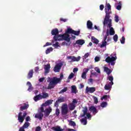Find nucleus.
Instances as JSON below:
<instances>
[{
    "mask_svg": "<svg viewBox=\"0 0 131 131\" xmlns=\"http://www.w3.org/2000/svg\"><path fill=\"white\" fill-rule=\"evenodd\" d=\"M51 34L54 35V36H56L57 34H59V30L57 28L53 29L51 31Z\"/></svg>",
    "mask_w": 131,
    "mask_h": 131,
    "instance_id": "obj_20",
    "label": "nucleus"
},
{
    "mask_svg": "<svg viewBox=\"0 0 131 131\" xmlns=\"http://www.w3.org/2000/svg\"><path fill=\"white\" fill-rule=\"evenodd\" d=\"M46 107V106L41 105L40 108V111H41V112H42V113H44V116H45V117H48V116H49V115H50V113L52 112V107H49V108H46L45 110Z\"/></svg>",
    "mask_w": 131,
    "mask_h": 131,
    "instance_id": "obj_4",
    "label": "nucleus"
},
{
    "mask_svg": "<svg viewBox=\"0 0 131 131\" xmlns=\"http://www.w3.org/2000/svg\"><path fill=\"white\" fill-rule=\"evenodd\" d=\"M26 116H27V113L26 112L24 113L19 112L18 116V122L20 123H23V121H24V119H25V117H26Z\"/></svg>",
    "mask_w": 131,
    "mask_h": 131,
    "instance_id": "obj_6",
    "label": "nucleus"
},
{
    "mask_svg": "<svg viewBox=\"0 0 131 131\" xmlns=\"http://www.w3.org/2000/svg\"><path fill=\"white\" fill-rule=\"evenodd\" d=\"M30 120H31V119L30 118V117L27 116L26 118V122H28V121H30Z\"/></svg>",
    "mask_w": 131,
    "mask_h": 131,
    "instance_id": "obj_53",
    "label": "nucleus"
},
{
    "mask_svg": "<svg viewBox=\"0 0 131 131\" xmlns=\"http://www.w3.org/2000/svg\"><path fill=\"white\" fill-rule=\"evenodd\" d=\"M112 85H113V84L110 83H109L108 84H105V85L104 86V90H105L106 91L111 90V88H112Z\"/></svg>",
    "mask_w": 131,
    "mask_h": 131,
    "instance_id": "obj_23",
    "label": "nucleus"
},
{
    "mask_svg": "<svg viewBox=\"0 0 131 131\" xmlns=\"http://www.w3.org/2000/svg\"><path fill=\"white\" fill-rule=\"evenodd\" d=\"M50 69H51V65L50 64L45 65L44 67L45 73H46V74H47V73H49L50 72Z\"/></svg>",
    "mask_w": 131,
    "mask_h": 131,
    "instance_id": "obj_19",
    "label": "nucleus"
},
{
    "mask_svg": "<svg viewBox=\"0 0 131 131\" xmlns=\"http://www.w3.org/2000/svg\"><path fill=\"white\" fill-rule=\"evenodd\" d=\"M39 70V67H37L35 68V72H37Z\"/></svg>",
    "mask_w": 131,
    "mask_h": 131,
    "instance_id": "obj_63",
    "label": "nucleus"
},
{
    "mask_svg": "<svg viewBox=\"0 0 131 131\" xmlns=\"http://www.w3.org/2000/svg\"><path fill=\"white\" fill-rule=\"evenodd\" d=\"M84 88V85L82 83L80 84V86L79 87V90H81V89H83Z\"/></svg>",
    "mask_w": 131,
    "mask_h": 131,
    "instance_id": "obj_57",
    "label": "nucleus"
},
{
    "mask_svg": "<svg viewBox=\"0 0 131 131\" xmlns=\"http://www.w3.org/2000/svg\"><path fill=\"white\" fill-rule=\"evenodd\" d=\"M94 69L96 71V72H97V73H101V71L100 70V69L98 67H95Z\"/></svg>",
    "mask_w": 131,
    "mask_h": 131,
    "instance_id": "obj_49",
    "label": "nucleus"
},
{
    "mask_svg": "<svg viewBox=\"0 0 131 131\" xmlns=\"http://www.w3.org/2000/svg\"><path fill=\"white\" fill-rule=\"evenodd\" d=\"M80 122L83 125H86V123H88V121L86 120V117L85 118H83L80 120Z\"/></svg>",
    "mask_w": 131,
    "mask_h": 131,
    "instance_id": "obj_31",
    "label": "nucleus"
},
{
    "mask_svg": "<svg viewBox=\"0 0 131 131\" xmlns=\"http://www.w3.org/2000/svg\"><path fill=\"white\" fill-rule=\"evenodd\" d=\"M42 95L41 97L42 99H47V98H49V94L46 92H42Z\"/></svg>",
    "mask_w": 131,
    "mask_h": 131,
    "instance_id": "obj_30",
    "label": "nucleus"
},
{
    "mask_svg": "<svg viewBox=\"0 0 131 131\" xmlns=\"http://www.w3.org/2000/svg\"><path fill=\"white\" fill-rule=\"evenodd\" d=\"M93 98L94 99V104H98V103H99L98 98H97L96 96H93Z\"/></svg>",
    "mask_w": 131,
    "mask_h": 131,
    "instance_id": "obj_39",
    "label": "nucleus"
},
{
    "mask_svg": "<svg viewBox=\"0 0 131 131\" xmlns=\"http://www.w3.org/2000/svg\"><path fill=\"white\" fill-rule=\"evenodd\" d=\"M89 110L91 112H92L94 115H96V113H98V110H97V108L95 107V106L92 105L90 107H89Z\"/></svg>",
    "mask_w": 131,
    "mask_h": 131,
    "instance_id": "obj_16",
    "label": "nucleus"
},
{
    "mask_svg": "<svg viewBox=\"0 0 131 131\" xmlns=\"http://www.w3.org/2000/svg\"><path fill=\"white\" fill-rule=\"evenodd\" d=\"M74 77V74L73 73H71V74L69 76L68 79H72V78Z\"/></svg>",
    "mask_w": 131,
    "mask_h": 131,
    "instance_id": "obj_48",
    "label": "nucleus"
},
{
    "mask_svg": "<svg viewBox=\"0 0 131 131\" xmlns=\"http://www.w3.org/2000/svg\"><path fill=\"white\" fill-rule=\"evenodd\" d=\"M33 76V70H31L30 71H29L28 74V78L29 79H30V78H32Z\"/></svg>",
    "mask_w": 131,
    "mask_h": 131,
    "instance_id": "obj_26",
    "label": "nucleus"
},
{
    "mask_svg": "<svg viewBox=\"0 0 131 131\" xmlns=\"http://www.w3.org/2000/svg\"><path fill=\"white\" fill-rule=\"evenodd\" d=\"M84 40L79 39L76 41V42L74 44V47H76V45H79L80 46H82L84 43Z\"/></svg>",
    "mask_w": 131,
    "mask_h": 131,
    "instance_id": "obj_18",
    "label": "nucleus"
},
{
    "mask_svg": "<svg viewBox=\"0 0 131 131\" xmlns=\"http://www.w3.org/2000/svg\"><path fill=\"white\" fill-rule=\"evenodd\" d=\"M41 99H42V98L41 97V95L40 94H38V95H36L34 97V100L35 102H37V101H39V100Z\"/></svg>",
    "mask_w": 131,
    "mask_h": 131,
    "instance_id": "obj_22",
    "label": "nucleus"
},
{
    "mask_svg": "<svg viewBox=\"0 0 131 131\" xmlns=\"http://www.w3.org/2000/svg\"><path fill=\"white\" fill-rule=\"evenodd\" d=\"M91 38L92 41L93 43H95V45H98V43H99V40L96 38V37L92 36Z\"/></svg>",
    "mask_w": 131,
    "mask_h": 131,
    "instance_id": "obj_28",
    "label": "nucleus"
},
{
    "mask_svg": "<svg viewBox=\"0 0 131 131\" xmlns=\"http://www.w3.org/2000/svg\"><path fill=\"white\" fill-rule=\"evenodd\" d=\"M72 93L76 94V86L75 85L72 86Z\"/></svg>",
    "mask_w": 131,
    "mask_h": 131,
    "instance_id": "obj_36",
    "label": "nucleus"
},
{
    "mask_svg": "<svg viewBox=\"0 0 131 131\" xmlns=\"http://www.w3.org/2000/svg\"><path fill=\"white\" fill-rule=\"evenodd\" d=\"M88 107L85 106L83 107V110H82L83 114H81L80 115V117H84L85 115L88 119L92 118V115L90 113H88Z\"/></svg>",
    "mask_w": 131,
    "mask_h": 131,
    "instance_id": "obj_7",
    "label": "nucleus"
},
{
    "mask_svg": "<svg viewBox=\"0 0 131 131\" xmlns=\"http://www.w3.org/2000/svg\"><path fill=\"white\" fill-rule=\"evenodd\" d=\"M60 21H62V22H67V19H66V18H61L60 19Z\"/></svg>",
    "mask_w": 131,
    "mask_h": 131,
    "instance_id": "obj_58",
    "label": "nucleus"
},
{
    "mask_svg": "<svg viewBox=\"0 0 131 131\" xmlns=\"http://www.w3.org/2000/svg\"><path fill=\"white\" fill-rule=\"evenodd\" d=\"M28 108H29V104L23 103V105L20 107L19 109L20 111H23V110H27Z\"/></svg>",
    "mask_w": 131,
    "mask_h": 131,
    "instance_id": "obj_17",
    "label": "nucleus"
},
{
    "mask_svg": "<svg viewBox=\"0 0 131 131\" xmlns=\"http://www.w3.org/2000/svg\"><path fill=\"white\" fill-rule=\"evenodd\" d=\"M105 16L103 21V25L105 26L108 24L107 27L112 26V20L110 19V14H112L111 11V5L109 3H106L105 6Z\"/></svg>",
    "mask_w": 131,
    "mask_h": 131,
    "instance_id": "obj_1",
    "label": "nucleus"
},
{
    "mask_svg": "<svg viewBox=\"0 0 131 131\" xmlns=\"http://www.w3.org/2000/svg\"><path fill=\"white\" fill-rule=\"evenodd\" d=\"M81 77L83 79H86V72H83L81 75Z\"/></svg>",
    "mask_w": 131,
    "mask_h": 131,
    "instance_id": "obj_40",
    "label": "nucleus"
},
{
    "mask_svg": "<svg viewBox=\"0 0 131 131\" xmlns=\"http://www.w3.org/2000/svg\"><path fill=\"white\" fill-rule=\"evenodd\" d=\"M61 68H62L61 63H58L57 64H56L54 68V72H60V70H61Z\"/></svg>",
    "mask_w": 131,
    "mask_h": 131,
    "instance_id": "obj_14",
    "label": "nucleus"
},
{
    "mask_svg": "<svg viewBox=\"0 0 131 131\" xmlns=\"http://www.w3.org/2000/svg\"><path fill=\"white\" fill-rule=\"evenodd\" d=\"M67 59L68 60H71L70 61H69V62L70 63H71L72 62H78L79 61H80V59H81V57L80 56L76 57L75 56H69L67 57Z\"/></svg>",
    "mask_w": 131,
    "mask_h": 131,
    "instance_id": "obj_10",
    "label": "nucleus"
},
{
    "mask_svg": "<svg viewBox=\"0 0 131 131\" xmlns=\"http://www.w3.org/2000/svg\"><path fill=\"white\" fill-rule=\"evenodd\" d=\"M113 39L114 41L116 42V41L118 40V35H117V34H115L113 37Z\"/></svg>",
    "mask_w": 131,
    "mask_h": 131,
    "instance_id": "obj_44",
    "label": "nucleus"
},
{
    "mask_svg": "<svg viewBox=\"0 0 131 131\" xmlns=\"http://www.w3.org/2000/svg\"><path fill=\"white\" fill-rule=\"evenodd\" d=\"M94 92H96V88H89L88 86L86 88V93H90V94H93V93H94Z\"/></svg>",
    "mask_w": 131,
    "mask_h": 131,
    "instance_id": "obj_15",
    "label": "nucleus"
},
{
    "mask_svg": "<svg viewBox=\"0 0 131 131\" xmlns=\"http://www.w3.org/2000/svg\"><path fill=\"white\" fill-rule=\"evenodd\" d=\"M108 98V95H104L102 97H101V100H105Z\"/></svg>",
    "mask_w": 131,
    "mask_h": 131,
    "instance_id": "obj_56",
    "label": "nucleus"
},
{
    "mask_svg": "<svg viewBox=\"0 0 131 131\" xmlns=\"http://www.w3.org/2000/svg\"><path fill=\"white\" fill-rule=\"evenodd\" d=\"M115 21L116 23H118L119 21V16H118V15L115 16Z\"/></svg>",
    "mask_w": 131,
    "mask_h": 131,
    "instance_id": "obj_45",
    "label": "nucleus"
},
{
    "mask_svg": "<svg viewBox=\"0 0 131 131\" xmlns=\"http://www.w3.org/2000/svg\"><path fill=\"white\" fill-rule=\"evenodd\" d=\"M72 103L77 104V100L76 99H73Z\"/></svg>",
    "mask_w": 131,
    "mask_h": 131,
    "instance_id": "obj_62",
    "label": "nucleus"
},
{
    "mask_svg": "<svg viewBox=\"0 0 131 131\" xmlns=\"http://www.w3.org/2000/svg\"><path fill=\"white\" fill-rule=\"evenodd\" d=\"M55 114L57 117L58 116H59V115H60V110H59L58 107H57V108L56 109Z\"/></svg>",
    "mask_w": 131,
    "mask_h": 131,
    "instance_id": "obj_41",
    "label": "nucleus"
},
{
    "mask_svg": "<svg viewBox=\"0 0 131 131\" xmlns=\"http://www.w3.org/2000/svg\"><path fill=\"white\" fill-rule=\"evenodd\" d=\"M53 102V100H48L45 103L42 104L41 106L47 107L48 105H51V104H52Z\"/></svg>",
    "mask_w": 131,
    "mask_h": 131,
    "instance_id": "obj_21",
    "label": "nucleus"
},
{
    "mask_svg": "<svg viewBox=\"0 0 131 131\" xmlns=\"http://www.w3.org/2000/svg\"><path fill=\"white\" fill-rule=\"evenodd\" d=\"M53 39L54 41H57V40H66L67 42H70V35L67 34V31L63 34H59L56 36H54Z\"/></svg>",
    "mask_w": 131,
    "mask_h": 131,
    "instance_id": "obj_2",
    "label": "nucleus"
},
{
    "mask_svg": "<svg viewBox=\"0 0 131 131\" xmlns=\"http://www.w3.org/2000/svg\"><path fill=\"white\" fill-rule=\"evenodd\" d=\"M53 48L50 47L49 48H48L46 50V54L47 55H48V54H50L51 53V52H53Z\"/></svg>",
    "mask_w": 131,
    "mask_h": 131,
    "instance_id": "obj_33",
    "label": "nucleus"
},
{
    "mask_svg": "<svg viewBox=\"0 0 131 131\" xmlns=\"http://www.w3.org/2000/svg\"><path fill=\"white\" fill-rule=\"evenodd\" d=\"M108 80H110L111 82H110V83H111V84H113V76H109L108 77Z\"/></svg>",
    "mask_w": 131,
    "mask_h": 131,
    "instance_id": "obj_42",
    "label": "nucleus"
},
{
    "mask_svg": "<svg viewBox=\"0 0 131 131\" xmlns=\"http://www.w3.org/2000/svg\"><path fill=\"white\" fill-rule=\"evenodd\" d=\"M68 91V88L67 87H65L64 89L61 90L58 94H63V93H66Z\"/></svg>",
    "mask_w": 131,
    "mask_h": 131,
    "instance_id": "obj_34",
    "label": "nucleus"
},
{
    "mask_svg": "<svg viewBox=\"0 0 131 131\" xmlns=\"http://www.w3.org/2000/svg\"><path fill=\"white\" fill-rule=\"evenodd\" d=\"M104 36H106V37H108V36H109V30H106L105 35Z\"/></svg>",
    "mask_w": 131,
    "mask_h": 131,
    "instance_id": "obj_59",
    "label": "nucleus"
},
{
    "mask_svg": "<svg viewBox=\"0 0 131 131\" xmlns=\"http://www.w3.org/2000/svg\"><path fill=\"white\" fill-rule=\"evenodd\" d=\"M30 125V123L28 122H26L23 126L20 127L18 130V131H25V128H28L29 126Z\"/></svg>",
    "mask_w": 131,
    "mask_h": 131,
    "instance_id": "obj_12",
    "label": "nucleus"
},
{
    "mask_svg": "<svg viewBox=\"0 0 131 131\" xmlns=\"http://www.w3.org/2000/svg\"><path fill=\"white\" fill-rule=\"evenodd\" d=\"M49 46H52V43L47 42L46 43L43 45V48H46V47H48Z\"/></svg>",
    "mask_w": 131,
    "mask_h": 131,
    "instance_id": "obj_50",
    "label": "nucleus"
},
{
    "mask_svg": "<svg viewBox=\"0 0 131 131\" xmlns=\"http://www.w3.org/2000/svg\"><path fill=\"white\" fill-rule=\"evenodd\" d=\"M68 105L66 103H64L61 106V114L62 115H67L68 114Z\"/></svg>",
    "mask_w": 131,
    "mask_h": 131,
    "instance_id": "obj_8",
    "label": "nucleus"
},
{
    "mask_svg": "<svg viewBox=\"0 0 131 131\" xmlns=\"http://www.w3.org/2000/svg\"><path fill=\"white\" fill-rule=\"evenodd\" d=\"M87 27L89 29H92L93 28V23L91 20L87 21Z\"/></svg>",
    "mask_w": 131,
    "mask_h": 131,
    "instance_id": "obj_27",
    "label": "nucleus"
},
{
    "mask_svg": "<svg viewBox=\"0 0 131 131\" xmlns=\"http://www.w3.org/2000/svg\"><path fill=\"white\" fill-rule=\"evenodd\" d=\"M50 80H48L47 81L49 82L48 86L47 87L48 90H52V89H54L59 82H61V78H57L56 77H54L52 78H49Z\"/></svg>",
    "mask_w": 131,
    "mask_h": 131,
    "instance_id": "obj_3",
    "label": "nucleus"
},
{
    "mask_svg": "<svg viewBox=\"0 0 131 131\" xmlns=\"http://www.w3.org/2000/svg\"><path fill=\"white\" fill-rule=\"evenodd\" d=\"M103 9H104V5H101L100 6V10H101V11H103Z\"/></svg>",
    "mask_w": 131,
    "mask_h": 131,
    "instance_id": "obj_61",
    "label": "nucleus"
},
{
    "mask_svg": "<svg viewBox=\"0 0 131 131\" xmlns=\"http://www.w3.org/2000/svg\"><path fill=\"white\" fill-rule=\"evenodd\" d=\"M68 131H76V130L74 129L69 128Z\"/></svg>",
    "mask_w": 131,
    "mask_h": 131,
    "instance_id": "obj_64",
    "label": "nucleus"
},
{
    "mask_svg": "<svg viewBox=\"0 0 131 131\" xmlns=\"http://www.w3.org/2000/svg\"><path fill=\"white\" fill-rule=\"evenodd\" d=\"M53 47H54L55 49H57V48H59V42H56L55 43L53 44Z\"/></svg>",
    "mask_w": 131,
    "mask_h": 131,
    "instance_id": "obj_46",
    "label": "nucleus"
},
{
    "mask_svg": "<svg viewBox=\"0 0 131 131\" xmlns=\"http://www.w3.org/2000/svg\"><path fill=\"white\" fill-rule=\"evenodd\" d=\"M67 34H74V35H76L77 36H78L79 34H80V31H74L71 28H68L67 30Z\"/></svg>",
    "mask_w": 131,
    "mask_h": 131,
    "instance_id": "obj_9",
    "label": "nucleus"
},
{
    "mask_svg": "<svg viewBox=\"0 0 131 131\" xmlns=\"http://www.w3.org/2000/svg\"><path fill=\"white\" fill-rule=\"evenodd\" d=\"M104 71L107 73V75H110V74L112 72V71L107 67H104Z\"/></svg>",
    "mask_w": 131,
    "mask_h": 131,
    "instance_id": "obj_29",
    "label": "nucleus"
},
{
    "mask_svg": "<svg viewBox=\"0 0 131 131\" xmlns=\"http://www.w3.org/2000/svg\"><path fill=\"white\" fill-rule=\"evenodd\" d=\"M120 42L121 43H122V45H123L124 43H125V38L124 37V36H122L121 39L120 40Z\"/></svg>",
    "mask_w": 131,
    "mask_h": 131,
    "instance_id": "obj_43",
    "label": "nucleus"
},
{
    "mask_svg": "<svg viewBox=\"0 0 131 131\" xmlns=\"http://www.w3.org/2000/svg\"><path fill=\"white\" fill-rule=\"evenodd\" d=\"M69 124L70 125H71V126H73V127H75V126H76V123H75V122L73 121H70Z\"/></svg>",
    "mask_w": 131,
    "mask_h": 131,
    "instance_id": "obj_35",
    "label": "nucleus"
},
{
    "mask_svg": "<svg viewBox=\"0 0 131 131\" xmlns=\"http://www.w3.org/2000/svg\"><path fill=\"white\" fill-rule=\"evenodd\" d=\"M63 102H65V97H59L55 102L54 106L56 107V108H58V107H59V103H63Z\"/></svg>",
    "mask_w": 131,
    "mask_h": 131,
    "instance_id": "obj_11",
    "label": "nucleus"
},
{
    "mask_svg": "<svg viewBox=\"0 0 131 131\" xmlns=\"http://www.w3.org/2000/svg\"><path fill=\"white\" fill-rule=\"evenodd\" d=\"M89 56H90L89 53H86L84 54V59H86V58L89 57Z\"/></svg>",
    "mask_w": 131,
    "mask_h": 131,
    "instance_id": "obj_55",
    "label": "nucleus"
},
{
    "mask_svg": "<svg viewBox=\"0 0 131 131\" xmlns=\"http://www.w3.org/2000/svg\"><path fill=\"white\" fill-rule=\"evenodd\" d=\"M43 118V114L41 111H40V112L36 114L35 115V118H38L39 120H42V118Z\"/></svg>",
    "mask_w": 131,
    "mask_h": 131,
    "instance_id": "obj_13",
    "label": "nucleus"
},
{
    "mask_svg": "<svg viewBox=\"0 0 131 131\" xmlns=\"http://www.w3.org/2000/svg\"><path fill=\"white\" fill-rule=\"evenodd\" d=\"M116 9L118 11H120V10H121V2H119L118 5L117 6V7H116Z\"/></svg>",
    "mask_w": 131,
    "mask_h": 131,
    "instance_id": "obj_37",
    "label": "nucleus"
},
{
    "mask_svg": "<svg viewBox=\"0 0 131 131\" xmlns=\"http://www.w3.org/2000/svg\"><path fill=\"white\" fill-rule=\"evenodd\" d=\"M107 45V41H102V43L101 45H99V47L100 48H104V47H106Z\"/></svg>",
    "mask_w": 131,
    "mask_h": 131,
    "instance_id": "obj_38",
    "label": "nucleus"
},
{
    "mask_svg": "<svg viewBox=\"0 0 131 131\" xmlns=\"http://www.w3.org/2000/svg\"><path fill=\"white\" fill-rule=\"evenodd\" d=\"M117 59V57L116 56H112V57H110V56H108L105 59V62L106 63H111V65L112 66H114L115 65V61H116V59Z\"/></svg>",
    "mask_w": 131,
    "mask_h": 131,
    "instance_id": "obj_5",
    "label": "nucleus"
},
{
    "mask_svg": "<svg viewBox=\"0 0 131 131\" xmlns=\"http://www.w3.org/2000/svg\"><path fill=\"white\" fill-rule=\"evenodd\" d=\"M100 61V57L98 56H96L95 58V62H99Z\"/></svg>",
    "mask_w": 131,
    "mask_h": 131,
    "instance_id": "obj_54",
    "label": "nucleus"
},
{
    "mask_svg": "<svg viewBox=\"0 0 131 131\" xmlns=\"http://www.w3.org/2000/svg\"><path fill=\"white\" fill-rule=\"evenodd\" d=\"M45 77H42V78H40L39 79V82H42V81H43V80H45Z\"/></svg>",
    "mask_w": 131,
    "mask_h": 131,
    "instance_id": "obj_60",
    "label": "nucleus"
},
{
    "mask_svg": "<svg viewBox=\"0 0 131 131\" xmlns=\"http://www.w3.org/2000/svg\"><path fill=\"white\" fill-rule=\"evenodd\" d=\"M112 27V26L110 27H108L109 28H110L109 34L110 35H114L115 34V31H114V29L113 28V27Z\"/></svg>",
    "mask_w": 131,
    "mask_h": 131,
    "instance_id": "obj_24",
    "label": "nucleus"
},
{
    "mask_svg": "<svg viewBox=\"0 0 131 131\" xmlns=\"http://www.w3.org/2000/svg\"><path fill=\"white\" fill-rule=\"evenodd\" d=\"M75 104L71 103L69 104V108L71 111L74 110V109H75Z\"/></svg>",
    "mask_w": 131,
    "mask_h": 131,
    "instance_id": "obj_25",
    "label": "nucleus"
},
{
    "mask_svg": "<svg viewBox=\"0 0 131 131\" xmlns=\"http://www.w3.org/2000/svg\"><path fill=\"white\" fill-rule=\"evenodd\" d=\"M27 84V85H29L28 91H29V92H30V91H32V85L31 84V83L29 81H28Z\"/></svg>",
    "mask_w": 131,
    "mask_h": 131,
    "instance_id": "obj_32",
    "label": "nucleus"
},
{
    "mask_svg": "<svg viewBox=\"0 0 131 131\" xmlns=\"http://www.w3.org/2000/svg\"><path fill=\"white\" fill-rule=\"evenodd\" d=\"M101 107H102V108H105V107H106L107 106V102H103L102 103H101Z\"/></svg>",
    "mask_w": 131,
    "mask_h": 131,
    "instance_id": "obj_47",
    "label": "nucleus"
},
{
    "mask_svg": "<svg viewBox=\"0 0 131 131\" xmlns=\"http://www.w3.org/2000/svg\"><path fill=\"white\" fill-rule=\"evenodd\" d=\"M62 46H70L71 43H70L68 45V43L66 42V41L62 42L61 43Z\"/></svg>",
    "mask_w": 131,
    "mask_h": 131,
    "instance_id": "obj_52",
    "label": "nucleus"
},
{
    "mask_svg": "<svg viewBox=\"0 0 131 131\" xmlns=\"http://www.w3.org/2000/svg\"><path fill=\"white\" fill-rule=\"evenodd\" d=\"M41 130V127L40 126H38L35 128V131H40Z\"/></svg>",
    "mask_w": 131,
    "mask_h": 131,
    "instance_id": "obj_51",
    "label": "nucleus"
}]
</instances>
